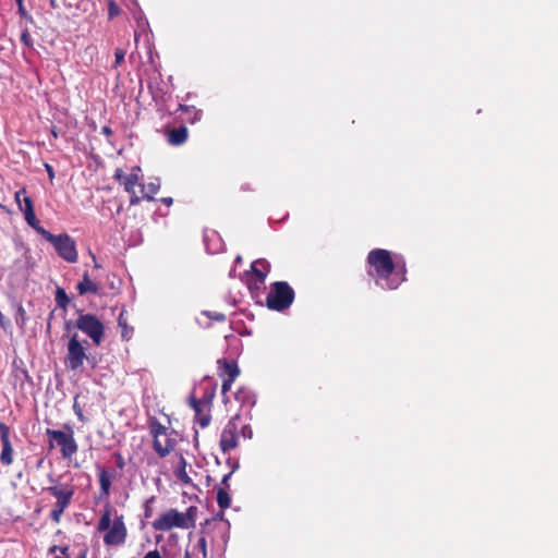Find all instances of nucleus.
Returning a JSON list of instances; mask_svg holds the SVG:
<instances>
[{
  "mask_svg": "<svg viewBox=\"0 0 558 558\" xmlns=\"http://www.w3.org/2000/svg\"><path fill=\"white\" fill-rule=\"evenodd\" d=\"M234 397L243 405L252 407L255 403L254 396L245 388H239Z\"/></svg>",
  "mask_w": 558,
  "mask_h": 558,
  "instance_id": "nucleus-23",
  "label": "nucleus"
},
{
  "mask_svg": "<svg viewBox=\"0 0 558 558\" xmlns=\"http://www.w3.org/2000/svg\"><path fill=\"white\" fill-rule=\"evenodd\" d=\"M184 558H191L189 551L185 553Z\"/></svg>",
  "mask_w": 558,
  "mask_h": 558,
  "instance_id": "nucleus-53",
  "label": "nucleus"
},
{
  "mask_svg": "<svg viewBox=\"0 0 558 558\" xmlns=\"http://www.w3.org/2000/svg\"><path fill=\"white\" fill-rule=\"evenodd\" d=\"M251 267H252L253 270L262 271V272H264L267 276H268V274L270 271V264H269L268 260H266L264 258H259V259L254 260L252 263Z\"/></svg>",
  "mask_w": 558,
  "mask_h": 558,
  "instance_id": "nucleus-26",
  "label": "nucleus"
},
{
  "mask_svg": "<svg viewBox=\"0 0 558 558\" xmlns=\"http://www.w3.org/2000/svg\"><path fill=\"white\" fill-rule=\"evenodd\" d=\"M93 259H94V262H95V267H96V268L100 267V265H99V264L97 263V260H96L95 255H93Z\"/></svg>",
  "mask_w": 558,
  "mask_h": 558,
  "instance_id": "nucleus-51",
  "label": "nucleus"
},
{
  "mask_svg": "<svg viewBox=\"0 0 558 558\" xmlns=\"http://www.w3.org/2000/svg\"><path fill=\"white\" fill-rule=\"evenodd\" d=\"M295 299V292L287 281H275L266 296V306L271 311L288 310Z\"/></svg>",
  "mask_w": 558,
  "mask_h": 558,
  "instance_id": "nucleus-7",
  "label": "nucleus"
},
{
  "mask_svg": "<svg viewBox=\"0 0 558 558\" xmlns=\"http://www.w3.org/2000/svg\"><path fill=\"white\" fill-rule=\"evenodd\" d=\"M71 327H75L92 339L94 345L98 347L101 344L105 338V325L94 314H85L78 311L75 323L66 322L65 328L69 330Z\"/></svg>",
  "mask_w": 558,
  "mask_h": 558,
  "instance_id": "nucleus-6",
  "label": "nucleus"
},
{
  "mask_svg": "<svg viewBox=\"0 0 558 558\" xmlns=\"http://www.w3.org/2000/svg\"><path fill=\"white\" fill-rule=\"evenodd\" d=\"M0 326L2 328H5L7 327V323H5V319H4V316L2 315V313L0 312Z\"/></svg>",
  "mask_w": 558,
  "mask_h": 558,
  "instance_id": "nucleus-47",
  "label": "nucleus"
},
{
  "mask_svg": "<svg viewBox=\"0 0 558 558\" xmlns=\"http://www.w3.org/2000/svg\"><path fill=\"white\" fill-rule=\"evenodd\" d=\"M234 380L232 379H222V386H221V393L223 396V401L227 402V398H226V395L227 392L231 389V386L233 384Z\"/></svg>",
  "mask_w": 558,
  "mask_h": 558,
  "instance_id": "nucleus-35",
  "label": "nucleus"
},
{
  "mask_svg": "<svg viewBox=\"0 0 558 558\" xmlns=\"http://www.w3.org/2000/svg\"><path fill=\"white\" fill-rule=\"evenodd\" d=\"M73 410H74V413L76 414V416L78 417V420L81 422H85V416L83 414V411H82L81 407L77 404L76 401L73 404Z\"/></svg>",
  "mask_w": 558,
  "mask_h": 558,
  "instance_id": "nucleus-39",
  "label": "nucleus"
},
{
  "mask_svg": "<svg viewBox=\"0 0 558 558\" xmlns=\"http://www.w3.org/2000/svg\"><path fill=\"white\" fill-rule=\"evenodd\" d=\"M15 201L20 209L24 213L25 218L35 213L33 201L26 195L25 189H21L15 193Z\"/></svg>",
  "mask_w": 558,
  "mask_h": 558,
  "instance_id": "nucleus-17",
  "label": "nucleus"
},
{
  "mask_svg": "<svg viewBox=\"0 0 558 558\" xmlns=\"http://www.w3.org/2000/svg\"><path fill=\"white\" fill-rule=\"evenodd\" d=\"M21 318H22V324H24L25 322V310L22 307V306H19V310H17Z\"/></svg>",
  "mask_w": 558,
  "mask_h": 558,
  "instance_id": "nucleus-45",
  "label": "nucleus"
},
{
  "mask_svg": "<svg viewBox=\"0 0 558 558\" xmlns=\"http://www.w3.org/2000/svg\"><path fill=\"white\" fill-rule=\"evenodd\" d=\"M101 133L107 136H110V135H112V130L109 126L105 125L101 128Z\"/></svg>",
  "mask_w": 558,
  "mask_h": 558,
  "instance_id": "nucleus-44",
  "label": "nucleus"
},
{
  "mask_svg": "<svg viewBox=\"0 0 558 558\" xmlns=\"http://www.w3.org/2000/svg\"><path fill=\"white\" fill-rule=\"evenodd\" d=\"M240 427V414L233 415L223 426L219 440V447L223 453L234 450L239 446Z\"/></svg>",
  "mask_w": 558,
  "mask_h": 558,
  "instance_id": "nucleus-10",
  "label": "nucleus"
},
{
  "mask_svg": "<svg viewBox=\"0 0 558 558\" xmlns=\"http://www.w3.org/2000/svg\"><path fill=\"white\" fill-rule=\"evenodd\" d=\"M144 558H162V557H161L160 553H159L157 549H155V550H150V551H148V553L144 556Z\"/></svg>",
  "mask_w": 558,
  "mask_h": 558,
  "instance_id": "nucleus-40",
  "label": "nucleus"
},
{
  "mask_svg": "<svg viewBox=\"0 0 558 558\" xmlns=\"http://www.w3.org/2000/svg\"><path fill=\"white\" fill-rule=\"evenodd\" d=\"M21 41L28 48H33V39L28 29H24L21 34Z\"/></svg>",
  "mask_w": 558,
  "mask_h": 558,
  "instance_id": "nucleus-34",
  "label": "nucleus"
},
{
  "mask_svg": "<svg viewBox=\"0 0 558 558\" xmlns=\"http://www.w3.org/2000/svg\"><path fill=\"white\" fill-rule=\"evenodd\" d=\"M119 325H122V315L119 317Z\"/></svg>",
  "mask_w": 558,
  "mask_h": 558,
  "instance_id": "nucleus-54",
  "label": "nucleus"
},
{
  "mask_svg": "<svg viewBox=\"0 0 558 558\" xmlns=\"http://www.w3.org/2000/svg\"><path fill=\"white\" fill-rule=\"evenodd\" d=\"M19 5V12L22 14V15H25L26 14V11L24 9V4L21 3V4H17Z\"/></svg>",
  "mask_w": 558,
  "mask_h": 558,
  "instance_id": "nucleus-49",
  "label": "nucleus"
},
{
  "mask_svg": "<svg viewBox=\"0 0 558 558\" xmlns=\"http://www.w3.org/2000/svg\"><path fill=\"white\" fill-rule=\"evenodd\" d=\"M86 359V349L78 340L77 333H74L69 340L64 363L71 371H76L83 366Z\"/></svg>",
  "mask_w": 558,
  "mask_h": 558,
  "instance_id": "nucleus-11",
  "label": "nucleus"
},
{
  "mask_svg": "<svg viewBox=\"0 0 558 558\" xmlns=\"http://www.w3.org/2000/svg\"><path fill=\"white\" fill-rule=\"evenodd\" d=\"M52 485L45 488V492L56 498L52 510L50 512V519L54 523H60L61 517L66 508L71 505L73 496L75 494V486L71 483L60 484L54 478L49 477Z\"/></svg>",
  "mask_w": 558,
  "mask_h": 558,
  "instance_id": "nucleus-4",
  "label": "nucleus"
},
{
  "mask_svg": "<svg viewBox=\"0 0 558 558\" xmlns=\"http://www.w3.org/2000/svg\"><path fill=\"white\" fill-rule=\"evenodd\" d=\"M45 168H46V171L48 172L49 178L53 179L54 171H53L52 166H50L49 163H45Z\"/></svg>",
  "mask_w": 558,
  "mask_h": 558,
  "instance_id": "nucleus-42",
  "label": "nucleus"
},
{
  "mask_svg": "<svg viewBox=\"0 0 558 558\" xmlns=\"http://www.w3.org/2000/svg\"><path fill=\"white\" fill-rule=\"evenodd\" d=\"M231 475H232V472H229L228 474H226V475L222 477V480H221V485H222V487H225V488H227V489L229 488V483H228V482H229V480H230Z\"/></svg>",
  "mask_w": 558,
  "mask_h": 558,
  "instance_id": "nucleus-41",
  "label": "nucleus"
},
{
  "mask_svg": "<svg viewBox=\"0 0 558 558\" xmlns=\"http://www.w3.org/2000/svg\"><path fill=\"white\" fill-rule=\"evenodd\" d=\"M203 315H205L210 320H215L218 323H222L226 320V315L221 312H215V311H204Z\"/></svg>",
  "mask_w": 558,
  "mask_h": 558,
  "instance_id": "nucleus-29",
  "label": "nucleus"
},
{
  "mask_svg": "<svg viewBox=\"0 0 558 558\" xmlns=\"http://www.w3.org/2000/svg\"><path fill=\"white\" fill-rule=\"evenodd\" d=\"M56 302L61 308H65L70 302V299L64 289L58 288L56 291Z\"/></svg>",
  "mask_w": 558,
  "mask_h": 558,
  "instance_id": "nucleus-27",
  "label": "nucleus"
},
{
  "mask_svg": "<svg viewBox=\"0 0 558 558\" xmlns=\"http://www.w3.org/2000/svg\"><path fill=\"white\" fill-rule=\"evenodd\" d=\"M156 500V497L155 496H151L149 497L146 501H145V518H150L151 517V513H153V509L150 507V505H153Z\"/></svg>",
  "mask_w": 558,
  "mask_h": 558,
  "instance_id": "nucleus-37",
  "label": "nucleus"
},
{
  "mask_svg": "<svg viewBox=\"0 0 558 558\" xmlns=\"http://www.w3.org/2000/svg\"><path fill=\"white\" fill-rule=\"evenodd\" d=\"M98 471V483H99V496L98 499L106 498L108 499L110 496L112 482L116 480V471L112 469H107L105 466L97 465Z\"/></svg>",
  "mask_w": 558,
  "mask_h": 558,
  "instance_id": "nucleus-14",
  "label": "nucleus"
},
{
  "mask_svg": "<svg viewBox=\"0 0 558 558\" xmlns=\"http://www.w3.org/2000/svg\"><path fill=\"white\" fill-rule=\"evenodd\" d=\"M366 262L371 267L368 275L383 289L395 290L407 280L404 259L398 258L395 260L391 253L385 248L372 250L367 254Z\"/></svg>",
  "mask_w": 558,
  "mask_h": 558,
  "instance_id": "nucleus-1",
  "label": "nucleus"
},
{
  "mask_svg": "<svg viewBox=\"0 0 558 558\" xmlns=\"http://www.w3.org/2000/svg\"><path fill=\"white\" fill-rule=\"evenodd\" d=\"M43 238L51 243L59 257L68 263H76L78 254L76 250V242L68 233L52 234L50 231H44Z\"/></svg>",
  "mask_w": 558,
  "mask_h": 558,
  "instance_id": "nucleus-9",
  "label": "nucleus"
},
{
  "mask_svg": "<svg viewBox=\"0 0 558 558\" xmlns=\"http://www.w3.org/2000/svg\"><path fill=\"white\" fill-rule=\"evenodd\" d=\"M50 7L52 9H59L60 8L59 1L58 0H50Z\"/></svg>",
  "mask_w": 558,
  "mask_h": 558,
  "instance_id": "nucleus-46",
  "label": "nucleus"
},
{
  "mask_svg": "<svg viewBox=\"0 0 558 558\" xmlns=\"http://www.w3.org/2000/svg\"><path fill=\"white\" fill-rule=\"evenodd\" d=\"M179 110L185 114L183 119L185 122L194 124L201 120L202 111L194 106H186L181 104L179 105Z\"/></svg>",
  "mask_w": 558,
  "mask_h": 558,
  "instance_id": "nucleus-19",
  "label": "nucleus"
},
{
  "mask_svg": "<svg viewBox=\"0 0 558 558\" xmlns=\"http://www.w3.org/2000/svg\"><path fill=\"white\" fill-rule=\"evenodd\" d=\"M246 287L253 299L260 298L262 293L266 289L265 281L245 277Z\"/></svg>",
  "mask_w": 558,
  "mask_h": 558,
  "instance_id": "nucleus-20",
  "label": "nucleus"
},
{
  "mask_svg": "<svg viewBox=\"0 0 558 558\" xmlns=\"http://www.w3.org/2000/svg\"><path fill=\"white\" fill-rule=\"evenodd\" d=\"M245 277H250L266 282L267 275L258 270H253L251 268L248 271L245 272Z\"/></svg>",
  "mask_w": 558,
  "mask_h": 558,
  "instance_id": "nucleus-32",
  "label": "nucleus"
},
{
  "mask_svg": "<svg viewBox=\"0 0 558 558\" xmlns=\"http://www.w3.org/2000/svg\"><path fill=\"white\" fill-rule=\"evenodd\" d=\"M240 436H242L245 439H251L253 437V429L250 424L244 423L241 420V427H240Z\"/></svg>",
  "mask_w": 558,
  "mask_h": 558,
  "instance_id": "nucleus-31",
  "label": "nucleus"
},
{
  "mask_svg": "<svg viewBox=\"0 0 558 558\" xmlns=\"http://www.w3.org/2000/svg\"><path fill=\"white\" fill-rule=\"evenodd\" d=\"M112 508L109 501H107L104 512L98 521L97 530L99 532H106L104 535V543L108 546H120L125 543L128 536V529L124 523V517L122 514L116 515L111 520Z\"/></svg>",
  "mask_w": 558,
  "mask_h": 558,
  "instance_id": "nucleus-2",
  "label": "nucleus"
},
{
  "mask_svg": "<svg viewBox=\"0 0 558 558\" xmlns=\"http://www.w3.org/2000/svg\"><path fill=\"white\" fill-rule=\"evenodd\" d=\"M140 171H141L140 167H134L130 174H125L123 172V170L119 168V169L116 170V172L113 174V178L121 185H123L125 192L131 194V197H130V205L131 206H135V205H138L141 203V196H138L135 193V186L136 185H141L142 186V184L140 183V177H138V172Z\"/></svg>",
  "mask_w": 558,
  "mask_h": 558,
  "instance_id": "nucleus-12",
  "label": "nucleus"
},
{
  "mask_svg": "<svg viewBox=\"0 0 558 558\" xmlns=\"http://www.w3.org/2000/svg\"><path fill=\"white\" fill-rule=\"evenodd\" d=\"M121 13L120 7L113 0H109L108 2V17L109 20L114 19Z\"/></svg>",
  "mask_w": 558,
  "mask_h": 558,
  "instance_id": "nucleus-30",
  "label": "nucleus"
},
{
  "mask_svg": "<svg viewBox=\"0 0 558 558\" xmlns=\"http://www.w3.org/2000/svg\"><path fill=\"white\" fill-rule=\"evenodd\" d=\"M197 547L199 548V551H201V555H202L201 558H207V543H206V538L205 537L202 536L198 539Z\"/></svg>",
  "mask_w": 558,
  "mask_h": 558,
  "instance_id": "nucleus-36",
  "label": "nucleus"
},
{
  "mask_svg": "<svg viewBox=\"0 0 558 558\" xmlns=\"http://www.w3.org/2000/svg\"><path fill=\"white\" fill-rule=\"evenodd\" d=\"M17 4L23 3V0H15Z\"/></svg>",
  "mask_w": 558,
  "mask_h": 558,
  "instance_id": "nucleus-55",
  "label": "nucleus"
},
{
  "mask_svg": "<svg viewBox=\"0 0 558 558\" xmlns=\"http://www.w3.org/2000/svg\"><path fill=\"white\" fill-rule=\"evenodd\" d=\"M160 190V180L159 179H155L154 181L147 183L146 185L142 184V197H141V201L142 199H147V201H154V196L159 192Z\"/></svg>",
  "mask_w": 558,
  "mask_h": 558,
  "instance_id": "nucleus-21",
  "label": "nucleus"
},
{
  "mask_svg": "<svg viewBox=\"0 0 558 558\" xmlns=\"http://www.w3.org/2000/svg\"><path fill=\"white\" fill-rule=\"evenodd\" d=\"M59 551L66 556L68 551H69V547L68 546H63V547L59 546Z\"/></svg>",
  "mask_w": 558,
  "mask_h": 558,
  "instance_id": "nucleus-48",
  "label": "nucleus"
},
{
  "mask_svg": "<svg viewBox=\"0 0 558 558\" xmlns=\"http://www.w3.org/2000/svg\"><path fill=\"white\" fill-rule=\"evenodd\" d=\"M218 375L222 379H232L240 375V369L234 361H228L226 359L218 360Z\"/></svg>",
  "mask_w": 558,
  "mask_h": 558,
  "instance_id": "nucleus-15",
  "label": "nucleus"
},
{
  "mask_svg": "<svg viewBox=\"0 0 558 558\" xmlns=\"http://www.w3.org/2000/svg\"><path fill=\"white\" fill-rule=\"evenodd\" d=\"M76 289L81 295L92 293L98 294L99 287L98 284L89 278L88 272H84L82 281H80L76 286Z\"/></svg>",
  "mask_w": 558,
  "mask_h": 558,
  "instance_id": "nucleus-18",
  "label": "nucleus"
},
{
  "mask_svg": "<svg viewBox=\"0 0 558 558\" xmlns=\"http://www.w3.org/2000/svg\"><path fill=\"white\" fill-rule=\"evenodd\" d=\"M149 433L154 438L153 447L158 457H167L177 445L171 437L172 433H168V428L163 426L155 416L148 418Z\"/></svg>",
  "mask_w": 558,
  "mask_h": 558,
  "instance_id": "nucleus-8",
  "label": "nucleus"
},
{
  "mask_svg": "<svg viewBox=\"0 0 558 558\" xmlns=\"http://www.w3.org/2000/svg\"><path fill=\"white\" fill-rule=\"evenodd\" d=\"M217 504L221 509H227L231 505V498L227 488L219 486L217 489Z\"/></svg>",
  "mask_w": 558,
  "mask_h": 558,
  "instance_id": "nucleus-24",
  "label": "nucleus"
},
{
  "mask_svg": "<svg viewBox=\"0 0 558 558\" xmlns=\"http://www.w3.org/2000/svg\"><path fill=\"white\" fill-rule=\"evenodd\" d=\"M63 430L59 429H46L48 437L49 449H53L56 446L60 448V453L63 459L71 460L72 457L77 452L78 446L74 438L73 428L69 424H64Z\"/></svg>",
  "mask_w": 558,
  "mask_h": 558,
  "instance_id": "nucleus-5",
  "label": "nucleus"
},
{
  "mask_svg": "<svg viewBox=\"0 0 558 558\" xmlns=\"http://www.w3.org/2000/svg\"><path fill=\"white\" fill-rule=\"evenodd\" d=\"M51 133H52L53 137H58V133L56 130H52Z\"/></svg>",
  "mask_w": 558,
  "mask_h": 558,
  "instance_id": "nucleus-52",
  "label": "nucleus"
},
{
  "mask_svg": "<svg viewBox=\"0 0 558 558\" xmlns=\"http://www.w3.org/2000/svg\"><path fill=\"white\" fill-rule=\"evenodd\" d=\"M193 409L196 411L197 414V423L201 425L202 428H205L210 423V415L209 414H202L199 411V402L197 400L192 401Z\"/></svg>",
  "mask_w": 558,
  "mask_h": 558,
  "instance_id": "nucleus-25",
  "label": "nucleus"
},
{
  "mask_svg": "<svg viewBox=\"0 0 558 558\" xmlns=\"http://www.w3.org/2000/svg\"><path fill=\"white\" fill-rule=\"evenodd\" d=\"M10 427L0 421V440L2 445L0 463L4 466H9L13 463V447L10 440Z\"/></svg>",
  "mask_w": 558,
  "mask_h": 558,
  "instance_id": "nucleus-13",
  "label": "nucleus"
},
{
  "mask_svg": "<svg viewBox=\"0 0 558 558\" xmlns=\"http://www.w3.org/2000/svg\"><path fill=\"white\" fill-rule=\"evenodd\" d=\"M175 477L183 484H191V477L186 473V460L183 456H180L179 465L174 471Z\"/></svg>",
  "mask_w": 558,
  "mask_h": 558,
  "instance_id": "nucleus-22",
  "label": "nucleus"
},
{
  "mask_svg": "<svg viewBox=\"0 0 558 558\" xmlns=\"http://www.w3.org/2000/svg\"><path fill=\"white\" fill-rule=\"evenodd\" d=\"M189 137L187 128L181 125L179 128H173L167 133V141L172 146H180L186 142Z\"/></svg>",
  "mask_w": 558,
  "mask_h": 558,
  "instance_id": "nucleus-16",
  "label": "nucleus"
},
{
  "mask_svg": "<svg viewBox=\"0 0 558 558\" xmlns=\"http://www.w3.org/2000/svg\"><path fill=\"white\" fill-rule=\"evenodd\" d=\"M114 58H116V60H114L113 68H118L124 61L125 51L121 48H117L114 51Z\"/></svg>",
  "mask_w": 558,
  "mask_h": 558,
  "instance_id": "nucleus-33",
  "label": "nucleus"
},
{
  "mask_svg": "<svg viewBox=\"0 0 558 558\" xmlns=\"http://www.w3.org/2000/svg\"><path fill=\"white\" fill-rule=\"evenodd\" d=\"M197 517V507L190 506L185 512H179L177 509H169L162 512L153 523L155 531L167 532L174 527L189 530L195 527Z\"/></svg>",
  "mask_w": 558,
  "mask_h": 558,
  "instance_id": "nucleus-3",
  "label": "nucleus"
},
{
  "mask_svg": "<svg viewBox=\"0 0 558 558\" xmlns=\"http://www.w3.org/2000/svg\"><path fill=\"white\" fill-rule=\"evenodd\" d=\"M26 222L38 233L43 236V232L47 231L45 228L40 226L39 220L36 217V214L28 215V217L25 218Z\"/></svg>",
  "mask_w": 558,
  "mask_h": 558,
  "instance_id": "nucleus-28",
  "label": "nucleus"
},
{
  "mask_svg": "<svg viewBox=\"0 0 558 558\" xmlns=\"http://www.w3.org/2000/svg\"><path fill=\"white\" fill-rule=\"evenodd\" d=\"M114 458H116V464L117 466L120 469V470H123L124 466H125V461H124V458L122 457V454L120 452H114Z\"/></svg>",
  "mask_w": 558,
  "mask_h": 558,
  "instance_id": "nucleus-38",
  "label": "nucleus"
},
{
  "mask_svg": "<svg viewBox=\"0 0 558 558\" xmlns=\"http://www.w3.org/2000/svg\"><path fill=\"white\" fill-rule=\"evenodd\" d=\"M160 202L167 206H171L173 204L172 197H162L160 198Z\"/></svg>",
  "mask_w": 558,
  "mask_h": 558,
  "instance_id": "nucleus-43",
  "label": "nucleus"
},
{
  "mask_svg": "<svg viewBox=\"0 0 558 558\" xmlns=\"http://www.w3.org/2000/svg\"><path fill=\"white\" fill-rule=\"evenodd\" d=\"M57 550H59V546H57V545H53V546H51V547L49 548V553H50V554H53V553H56Z\"/></svg>",
  "mask_w": 558,
  "mask_h": 558,
  "instance_id": "nucleus-50",
  "label": "nucleus"
}]
</instances>
